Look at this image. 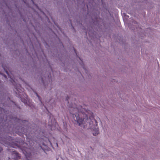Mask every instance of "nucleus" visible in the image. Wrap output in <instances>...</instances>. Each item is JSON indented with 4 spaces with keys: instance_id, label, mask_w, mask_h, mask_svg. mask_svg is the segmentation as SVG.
<instances>
[{
    "instance_id": "11",
    "label": "nucleus",
    "mask_w": 160,
    "mask_h": 160,
    "mask_svg": "<svg viewBox=\"0 0 160 160\" xmlns=\"http://www.w3.org/2000/svg\"><path fill=\"white\" fill-rule=\"evenodd\" d=\"M19 122H20V121H21V120H19Z\"/></svg>"
},
{
    "instance_id": "6",
    "label": "nucleus",
    "mask_w": 160,
    "mask_h": 160,
    "mask_svg": "<svg viewBox=\"0 0 160 160\" xmlns=\"http://www.w3.org/2000/svg\"><path fill=\"white\" fill-rule=\"evenodd\" d=\"M37 96L38 97V98H39V100H40V101H41V100L40 99V97H39V96H38L37 94Z\"/></svg>"
},
{
    "instance_id": "1",
    "label": "nucleus",
    "mask_w": 160,
    "mask_h": 160,
    "mask_svg": "<svg viewBox=\"0 0 160 160\" xmlns=\"http://www.w3.org/2000/svg\"><path fill=\"white\" fill-rule=\"evenodd\" d=\"M69 107L70 113L73 115V119L77 122L79 126L84 124L88 120L87 115L84 113L81 106H78L75 108L74 106Z\"/></svg>"
},
{
    "instance_id": "7",
    "label": "nucleus",
    "mask_w": 160,
    "mask_h": 160,
    "mask_svg": "<svg viewBox=\"0 0 160 160\" xmlns=\"http://www.w3.org/2000/svg\"><path fill=\"white\" fill-rule=\"evenodd\" d=\"M2 148L0 147V152L2 150Z\"/></svg>"
},
{
    "instance_id": "9",
    "label": "nucleus",
    "mask_w": 160,
    "mask_h": 160,
    "mask_svg": "<svg viewBox=\"0 0 160 160\" xmlns=\"http://www.w3.org/2000/svg\"><path fill=\"white\" fill-rule=\"evenodd\" d=\"M4 77L5 78H7V76H6V75H4Z\"/></svg>"
},
{
    "instance_id": "3",
    "label": "nucleus",
    "mask_w": 160,
    "mask_h": 160,
    "mask_svg": "<svg viewBox=\"0 0 160 160\" xmlns=\"http://www.w3.org/2000/svg\"><path fill=\"white\" fill-rule=\"evenodd\" d=\"M99 129L98 128H96L93 131V134L94 136H96L99 133Z\"/></svg>"
},
{
    "instance_id": "12",
    "label": "nucleus",
    "mask_w": 160,
    "mask_h": 160,
    "mask_svg": "<svg viewBox=\"0 0 160 160\" xmlns=\"http://www.w3.org/2000/svg\"><path fill=\"white\" fill-rule=\"evenodd\" d=\"M21 131L22 132V130H21Z\"/></svg>"
},
{
    "instance_id": "5",
    "label": "nucleus",
    "mask_w": 160,
    "mask_h": 160,
    "mask_svg": "<svg viewBox=\"0 0 160 160\" xmlns=\"http://www.w3.org/2000/svg\"><path fill=\"white\" fill-rule=\"evenodd\" d=\"M15 154L16 155L17 157L16 158H17L18 157V153H15Z\"/></svg>"
},
{
    "instance_id": "2",
    "label": "nucleus",
    "mask_w": 160,
    "mask_h": 160,
    "mask_svg": "<svg viewBox=\"0 0 160 160\" xmlns=\"http://www.w3.org/2000/svg\"><path fill=\"white\" fill-rule=\"evenodd\" d=\"M26 158L27 160H32V155L31 153L25 154Z\"/></svg>"
},
{
    "instance_id": "8",
    "label": "nucleus",
    "mask_w": 160,
    "mask_h": 160,
    "mask_svg": "<svg viewBox=\"0 0 160 160\" xmlns=\"http://www.w3.org/2000/svg\"><path fill=\"white\" fill-rule=\"evenodd\" d=\"M69 98L68 96L66 98V100H67V101H68V99Z\"/></svg>"
},
{
    "instance_id": "4",
    "label": "nucleus",
    "mask_w": 160,
    "mask_h": 160,
    "mask_svg": "<svg viewBox=\"0 0 160 160\" xmlns=\"http://www.w3.org/2000/svg\"><path fill=\"white\" fill-rule=\"evenodd\" d=\"M21 92H20V93L18 95V96L21 98V100L22 102H23L24 103L27 102V100L26 99H23L22 98L21 94H20Z\"/></svg>"
},
{
    "instance_id": "10",
    "label": "nucleus",
    "mask_w": 160,
    "mask_h": 160,
    "mask_svg": "<svg viewBox=\"0 0 160 160\" xmlns=\"http://www.w3.org/2000/svg\"><path fill=\"white\" fill-rule=\"evenodd\" d=\"M16 89H17V91L18 92V89H17V88H16Z\"/></svg>"
}]
</instances>
